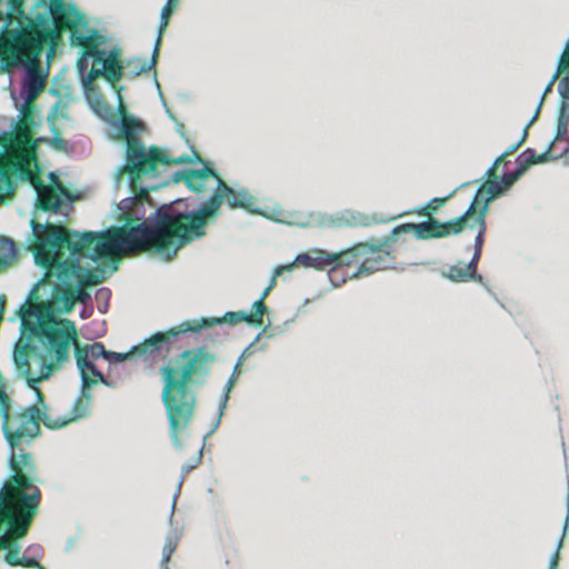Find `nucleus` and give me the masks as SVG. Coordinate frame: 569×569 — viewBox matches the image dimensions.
Wrapping results in <instances>:
<instances>
[{
	"label": "nucleus",
	"mask_w": 569,
	"mask_h": 569,
	"mask_svg": "<svg viewBox=\"0 0 569 569\" xmlns=\"http://www.w3.org/2000/svg\"><path fill=\"white\" fill-rule=\"evenodd\" d=\"M34 286L19 306L20 336L12 358L20 377L33 389L37 400L43 403L38 385L49 379L70 360L71 343L76 341V326L69 319H58L52 311H43L30 302Z\"/></svg>",
	"instance_id": "1"
},
{
	"label": "nucleus",
	"mask_w": 569,
	"mask_h": 569,
	"mask_svg": "<svg viewBox=\"0 0 569 569\" xmlns=\"http://www.w3.org/2000/svg\"><path fill=\"white\" fill-rule=\"evenodd\" d=\"M30 229L24 246L33 252L34 263L46 269V276H56L83 306L91 301L83 287L106 280L118 269L117 264H104L63 226L31 219Z\"/></svg>",
	"instance_id": "2"
},
{
	"label": "nucleus",
	"mask_w": 569,
	"mask_h": 569,
	"mask_svg": "<svg viewBox=\"0 0 569 569\" xmlns=\"http://www.w3.org/2000/svg\"><path fill=\"white\" fill-rule=\"evenodd\" d=\"M218 355L207 347H196L179 355L177 367L162 366L164 383L162 402L169 421L170 439L177 450L182 449L179 433L187 429L197 406V391L208 382Z\"/></svg>",
	"instance_id": "3"
},
{
	"label": "nucleus",
	"mask_w": 569,
	"mask_h": 569,
	"mask_svg": "<svg viewBox=\"0 0 569 569\" xmlns=\"http://www.w3.org/2000/svg\"><path fill=\"white\" fill-rule=\"evenodd\" d=\"M112 127L116 130L117 136H121L126 140V159L124 162L116 170L113 177L114 188L118 189L124 174H128L127 184L132 192L140 191L141 196H147L151 190H158L160 187L167 183L157 184H140L138 180L143 177H154L157 172V162L169 164H182L199 162L202 164L201 169H188V180H207L209 177H213L217 180L221 179L219 174L211 168L208 167L194 148L189 144L191 156L182 154L178 158H171L163 151L152 146L148 150L140 139V134L144 131V124L141 120L134 117H122L111 121Z\"/></svg>",
	"instance_id": "4"
},
{
	"label": "nucleus",
	"mask_w": 569,
	"mask_h": 569,
	"mask_svg": "<svg viewBox=\"0 0 569 569\" xmlns=\"http://www.w3.org/2000/svg\"><path fill=\"white\" fill-rule=\"evenodd\" d=\"M28 489H9V492H6V487H0V551L6 550L3 561L11 567H40L39 560L43 556V549L38 543L28 546L24 555L20 556L19 539L28 533L41 500L38 487Z\"/></svg>",
	"instance_id": "5"
},
{
	"label": "nucleus",
	"mask_w": 569,
	"mask_h": 569,
	"mask_svg": "<svg viewBox=\"0 0 569 569\" xmlns=\"http://www.w3.org/2000/svg\"><path fill=\"white\" fill-rule=\"evenodd\" d=\"M40 420L49 429H59L72 421L70 417L67 419H53L36 406L19 408L12 411L11 416L2 421L1 428L4 439L10 447L8 457L10 472L0 487L13 489L14 491L38 487L36 485L38 480L37 469L31 455L23 450L18 453L17 449L22 445H30L39 436ZM6 492H9V490H6Z\"/></svg>",
	"instance_id": "6"
},
{
	"label": "nucleus",
	"mask_w": 569,
	"mask_h": 569,
	"mask_svg": "<svg viewBox=\"0 0 569 569\" xmlns=\"http://www.w3.org/2000/svg\"><path fill=\"white\" fill-rule=\"evenodd\" d=\"M149 223L144 220L137 226L129 228L126 232L121 230H101V231H71L70 233L82 246L94 253L104 264H116L113 254L124 250H133L146 247L149 242L156 241L151 250L161 256L163 260L169 261L172 258H166L164 253L157 250L162 243H170L176 247V241L169 239V234L160 226L154 213L149 217Z\"/></svg>",
	"instance_id": "7"
},
{
	"label": "nucleus",
	"mask_w": 569,
	"mask_h": 569,
	"mask_svg": "<svg viewBox=\"0 0 569 569\" xmlns=\"http://www.w3.org/2000/svg\"><path fill=\"white\" fill-rule=\"evenodd\" d=\"M57 20L71 29V42L79 46L93 44V48L82 51L77 59L76 69L81 82L82 77L89 71L88 67L97 58L98 46L104 43V38L96 29L89 28L84 16L74 4H68L63 0H50L46 13H38L34 20L39 26H47L50 20Z\"/></svg>",
	"instance_id": "8"
},
{
	"label": "nucleus",
	"mask_w": 569,
	"mask_h": 569,
	"mask_svg": "<svg viewBox=\"0 0 569 569\" xmlns=\"http://www.w3.org/2000/svg\"><path fill=\"white\" fill-rule=\"evenodd\" d=\"M234 189L224 183L222 179H218L216 192L211 194L204 202H197L198 217L192 224L186 228V232L178 234L176 239V247L172 248L170 243H162L157 247V250L166 254V258H173L177 251L192 242L200 239L206 234L207 218L213 217L218 213L219 208L222 206L224 198L233 194Z\"/></svg>",
	"instance_id": "9"
},
{
	"label": "nucleus",
	"mask_w": 569,
	"mask_h": 569,
	"mask_svg": "<svg viewBox=\"0 0 569 569\" xmlns=\"http://www.w3.org/2000/svg\"><path fill=\"white\" fill-rule=\"evenodd\" d=\"M280 223L298 226L301 228H341L369 227L373 223L389 222L391 218H378L377 214H367L360 211L346 209L335 213L310 212L295 214L291 220L276 219Z\"/></svg>",
	"instance_id": "10"
},
{
	"label": "nucleus",
	"mask_w": 569,
	"mask_h": 569,
	"mask_svg": "<svg viewBox=\"0 0 569 569\" xmlns=\"http://www.w3.org/2000/svg\"><path fill=\"white\" fill-rule=\"evenodd\" d=\"M72 345L74 346V358L80 373L81 386L79 396L71 407L70 420H78L89 415L91 396L88 389L94 386L98 381L110 388H113L114 383L97 368L94 360L88 358L87 355L81 353L77 340L72 342L71 346Z\"/></svg>",
	"instance_id": "11"
},
{
	"label": "nucleus",
	"mask_w": 569,
	"mask_h": 569,
	"mask_svg": "<svg viewBox=\"0 0 569 569\" xmlns=\"http://www.w3.org/2000/svg\"><path fill=\"white\" fill-rule=\"evenodd\" d=\"M197 200L194 198L176 199L161 204L153 212L163 230L178 239V234L186 232V228L192 224L198 217Z\"/></svg>",
	"instance_id": "12"
},
{
	"label": "nucleus",
	"mask_w": 569,
	"mask_h": 569,
	"mask_svg": "<svg viewBox=\"0 0 569 569\" xmlns=\"http://www.w3.org/2000/svg\"><path fill=\"white\" fill-rule=\"evenodd\" d=\"M188 332H191V326L189 321L186 320L167 331L152 333L141 343L133 346L131 352L133 357L140 358L143 361H154L158 358H166L179 337Z\"/></svg>",
	"instance_id": "13"
},
{
	"label": "nucleus",
	"mask_w": 569,
	"mask_h": 569,
	"mask_svg": "<svg viewBox=\"0 0 569 569\" xmlns=\"http://www.w3.org/2000/svg\"><path fill=\"white\" fill-rule=\"evenodd\" d=\"M463 218H455L446 222L437 219H428L420 223H400L393 227V240L400 239L403 234L413 233L418 240H429L456 236L461 232Z\"/></svg>",
	"instance_id": "14"
},
{
	"label": "nucleus",
	"mask_w": 569,
	"mask_h": 569,
	"mask_svg": "<svg viewBox=\"0 0 569 569\" xmlns=\"http://www.w3.org/2000/svg\"><path fill=\"white\" fill-rule=\"evenodd\" d=\"M503 192V187L499 180L487 179L476 192L470 206L459 218H463L460 226L461 232L465 229H477L479 231L480 221L486 223V213L489 202Z\"/></svg>",
	"instance_id": "15"
},
{
	"label": "nucleus",
	"mask_w": 569,
	"mask_h": 569,
	"mask_svg": "<svg viewBox=\"0 0 569 569\" xmlns=\"http://www.w3.org/2000/svg\"><path fill=\"white\" fill-rule=\"evenodd\" d=\"M103 72H106V64L97 57L90 70L82 77L80 84L90 109L101 119L108 120L111 116V108L104 102L98 86L94 83L97 78L103 77Z\"/></svg>",
	"instance_id": "16"
},
{
	"label": "nucleus",
	"mask_w": 569,
	"mask_h": 569,
	"mask_svg": "<svg viewBox=\"0 0 569 569\" xmlns=\"http://www.w3.org/2000/svg\"><path fill=\"white\" fill-rule=\"evenodd\" d=\"M29 156L0 157V189L13 190L12 181H31L34 177Z\"/></svg>",
	"instance_id": "17"
},
{
	"label": "nucleus",
	"mask_w": 569,
	"mask_h": 569,
	"mask_svg": "<svg viewBox=\"0 0 569 569\" xmlns=\"http://www.w3.org/2000/svg\"><path fill=\"white\" fill-rule=\"evenodd\" d=\"M486 230L487 226L481 220L479 231H477V236L475 239V251L471 261L467 264L459 261L457 264L448 267V269L443 273L446 278L453 282H469L478 278L477 266L481 258L485 244Z\"/></svg>",
	"instance_id": "18"
},
{
	"label": "nucleus",
	"mask_w": 569,
	"mask_h": 569,
	"mask_svg": "<svg viewBox=\"0 0 569 569\" xmlns=\"http://www.w3.org/2000/svg\"><path fill=\"white\" fill-rule=\"evenodd\" d=\"M388 264H382V258L367 257L356 267L355 270H345L339 266H333L328 270V278L335 288L340 287L347 279L358 278L361 276H369L377 270L386 269Z\"/></svg>",
	"instance_id": "19"
},
{
	"label": "nucleus",
	"mask_w": 569,
	"mask_h": 569,
	"mask_svg": "<svg viewBox=\"0 0 569 569\" xmlns=\"http://www.w3.org/2000/svg\"><path fill=\"white\" fill-rule=\"evenodd\" d=\"M14 63L23 70V80L20 89V97L30 102L37 98L43 86V76L29 59L18 54L14 57Z\"/></svg>",
	"instance_id": "20"
},
{
	"label": "nucleus",
	"mask_w": 569,
	"mask_h": 569,
	"mask_svg": "<svg viewBox=\"0 0 569 569\" xmlns=\"http://www.w3.org/2000/svg\"><path fill=\"white\" fill-rule=\"evenodd\" d=\"M387 241L388 238H386L380 244L358 243L346 251L337 253L338 259L333 263H336L335 266H339V268L345 270H355L356 268H352L351 264L355 262L356 258L362 257L365 260L367 257H381L382 264H387V257L380 253L381 247L386 246ZM385 253L386 256L389 254L388 251H385Z\"/></svg>",
	"instance_id": "21"
},
{
	"label": "nucleus",
	"mask_w": 569,
	"mask_h": 569,
	"mask_svg": "<svg viewBox=\"0 0 569 569\" xmlns=\"http://www.w3.org/2000/svg\"><path fill=\"white\" fill-rule=\"evenodd\" d=\"M191 326V332H199L204 328L228 323L233 326L240 321L247 323L253 322V317L246 311H228L222 317H201L199 319L188 320Z\"/></svg>",
	"instance_id": "22"
},
{
	"label": "nucleus",
	"mask_w": 569,
	"mask_h": 569,
	"mask_svg": "<svg viewBox=\"0 0 569 569\" xmlns=\"http://www.w3.org/2000/svg\"><path fill=\"white\" fill-rule=\"evenodd\" d=\"M227 198H228V206L230 208H242V209H246L253 213H260L264 217L272 219L276 222H278L276 219L286 220L284 218H281L278 216H269L266 212L261 211L258 207H256L257 199L244 189L239 190V191L234 190V193L229 194V197H227ZM295 214L296 213L290 214L287 220L293 219Z\"/></svg>",
	"instance_id": "23"
},
{
	"label": "nucleus",
	"mask_w": 569,
	"mask_h": 569,
	"mask_svg": "<svg viewBox=\"0 0 569 569\" xmlns=\"http://www.w3.org/2000/svg\"><path fill=\"white\" fill-rule=\"evenodd\" d=\"M119 219L123 220V227L128 226L130 220H142L144 218L143 203L136 196H129L120 200L117 206Z\"/></svg>",
	"instance_id": "24"
},
{
	"label": "nucleus",
	"mask_w": 569,
	"mask_h": 569,
	"mask_svg": "<svg viewBox=\"0 0 569 569\" xmlns=\"http://www.w3.org/2000/svg\"><path fill=\"white\" fill-rule=\"evenodd\" d=\"M316 252L318 253L316 257L310 253H299L290 264L300 263L308 268L313 267L322 269L325 266L331 264L338 259L337 253H328L323 250H317Z\"/></svg>",
	"instance_id": "25"
},
{
	"label": "nucleus",
	"mask_w": 569,
	"mask_h": 569,
	"mask_svg": "<svg viewBox=\"0 0 569 569\" xmlns=\"http://www.w3.org/2000/svg\"><path fill=\"white\" fill-rule=\"evenodd\" d=\"M453 193H455V191H452L447 197L432 198L423 207H417V208L410 209L408 211L396 213V214H393V220L401 218L409 213H415L420 217H428V219H435L432 217V214L436 213L442 206H445L446 202L452 197Z\"/></svg>",
	"instance_id": "26"
},
{
	"label": "nucleus",
	"mask_w": 569,
	"mask_h": 569,
	"mask_svg": "<svg viewBox=\"0 0 569 569\" xmlns=\"http://www.w3.org/2000/svg\"><path fill=\"white\" fill-rule=\"evenodd\" d=\"M239 375H240L239 370H236V368L233 367V370H232L229 379L227 380V382L224 383L223 389H222V395H221L220 402H219V406H218V411H219L218 418L214 421L213 427L211 428V430L204 436L203 441H206L207 438L209 436H211L216 431V429L219 427L220 419L223 416V412L226 410L227 403H228L229 398H230V393H231V391H232V389L234 387V383H236Z\"/></svg>",
	"instance_id": "27"
},
{
	"label": "nucleus",
	"mask_w": 569,
	"mask_h": 569,
	"mask_svg": "<svg viewBox=\"0 0 569 569\" xmlns=\"http://www.w3.org/2000/svg\"><path fill=\"white\" fill-rule=\"evenodd\" d=\"M124 67L123 64H109L106 63V72H103V78L111 84V87L118 92V109L121 111L123 109V101L121 97V88H117L116 83L120 81L123 77Z\"/></svg>",
	"instance_id": "28"
},
{
	"label": "nucleus",
	"mask_w": 569,
	"mask_h": 569,
	"mask_svg": "<svg viewBox=\"0 0 569 569\" xmlns=\"http://www.w3.org/2000/svg\"><path fill=\"white\" fill-rule=\"evenodd\" d=\"M202 456H203V447L200 448V450L198 451V455H197V457L194 459H192L190 462L184 463L182 466V468H181V477H180V480H179L178 486H177V491H176V493L173 496L171 511H170V516H169L170 523H172V520H173L177 498H178V496L180 493V490H181V486H182V482H183V477H184V475H187L191 470H193L201 462Z\"/></svg>",
	"instance_id": "29"
},
{
	"label": "nucleus",
	"mask_w": 569,
	"mask_h": 569,
	"mask_svg": "<svg viewBox=\"0 0 569 569\" xmlns=\"http://www.w3.org/2000/svg\"><path fill=\"white\" fill-rule=\"evenodd\" d=\"M181 538V531L178 528H172L168 531L164 546L162 548L161 565L168 563L177 545Z\"/></svg>",
	"instance_id": "30"
},
{
	"label": "nucleus",
	"mask_w": 569,
	"mask_h": 569,
	"mask_svg": "<svg viewBox=\"0 0 569 569\" xmlns=\"http://www.w3.org/2000/svg\"><path fill=\"white\" fill-rule=\"evenodd\" d=\"M162 31L163 30L159 29L150 61H148L146 59L134 58V61L139 62L140 64H139V68H136L132 71V76H139L143 72H147L156 66L158 57H159V46H160V41H161Z\"/></svg>",
	"instance_id": "31"
},
{
	"label": "nucleus",
	"mask_w": 569,
	"mask_h": 569,
	"mask_svg": "<svg viewBox=\"0 0 569 569\" xmlns=\"http://www.w3.org/2000/svg\"><path fill=\"white\" fill-rule=\"evenodd\" d=\"M17 256L16 244L11 238H0V262L9 264Z\"/></svg>",
	"instance_id": "32"
},
{
	"label": "nucleus",
	"mask_w": 569,
	"mask_h": 569,
	"mask_svg": "<svg viewBox=\"0 0 569 569\" xmlns=\"http://www.w3.org/2000/svg\"><path fill=\"white\" fill-rule=\"evenodd\" d=\"M535 121V118H532L528 123L527 126L525 127L523 129V132H522V136L521 138L512 146H510L500 157H498L496 159V161L493 162V164L498 168V166L500 163L503 162V160L508 157V156H511L512 153H515L522 144L523 142L527 140V137H528V128Z\"/></svg>",
	"instance_id": "33"
},
{
	"label": "nucleus",
	"mask_w": 569,
	"mask_h": 569,
	"mask_svg": "<svg viewBox=\"0 0 569 569\" xmlns=\"http://www.w3.org/2000/svg\"><path fill=\"white\" fill-rule=\"evenodd\" d=\"M535 121V118H532L528 123L527 126L525 127L523 129V132H522V136L521 138L512 146H510L500 157H498L496 159V161L493 162V164L498 168V166L500 163L503 162V160L508 157V156H511L512 153H515L522 144L523 142L527 140V137H528V128Z\"/></svg>",
	"instance_id": "34"
},
{
	"label": "nucleus",
	"mask_w": 569,
	"mask_h": 569,
	"mask_svg": "<svg viewBox=\"0 0 569 569\" xmlns=\"http://www.w3.org/2000/svg\"><path fill=\"white\" fill-rule=\"evenodd\" d=\"M79 350L82 355H87L88 358L92 360H97L99 358L104 359L108 351L101 342H93L92 345H87L83 347L79 346Z\"/></svg>",
	"instance_id": "35"
},
{
	"label": "nucleus",
	"mask_w": 569,
	"mask_h": 569,
	"mask_svg": "<svg viewBox=\"0 0 569 569\" xmlns=\"http://www.w3.org/2000/svg\"><path fill=\"white\" fill-rule=\"evenodd\" d=\"M97 57L106 64H123L120 59V50L118 48H113L111 50L99 49Z\"/></svg>",
	"instance_id": "36"
},
{
	"label": "nucleus",
	"mask_w": 569,
	"mask_h": 569,
	"mask_svg": "<svg viewBox=\"0 0 569 569\" xmlns=\"http://www.w3.org/2000/svg\"><path fill=\"white\" fill-rule=\"evenodd\" d=\"M111 297V290L102 287L96 291L97 309L100 313H106L109 309V300Z\"/></svg>",
	"instance_id": "37"
},
{
	"label": "nucleus",
	"mask_w": 569,
	"mask_h": 569,
	"mask_svg": "<svg viewBox=\"0 0 569 569\" xmlns=\"http://www.w3.org/2000/svg\"><path fill=\"white\" fill-rule=\"evenodd\" d=\"M269 311L270 310L264 305V302L261 299H257L251 306V313H249L250 316L253 317V322H251L250 325H262V316L264 313H268Z\"/></svg>",
	"instance_id": "38"
},
{
	"label": "nucleus",
	"mask_w": 569,
	"mask_h": 569,
	"mask_svg": "<svg viewBox=\"0 0 569 569\" xmlns=\"http://www.w3.org/2000/svg\"><path fill=\"white\" fill-rule=\"evenodd\" d=\"M269 311L270 310L264 305V302L261 299H257L251 306V313H249L250 316L253 317V322H251L250 325H262V316L264 313H268Z\"/></svg>",
	"instance_id": "39"
},
{
	"label": "nucleus",
	"mask_w": 569,
	"mask_h": 569,
	"mask_svg": "<svg viewBox=\"0 0 569 569\" xmlns=\"http://www.w3.org/2000/svg\"><path fill=\"white\" fill-rule=\"evenodd\" d=\"M10 407L11 400L6 393L4 385H0V417L2 421L11 416L12 411H10Z\"/></svg>",
	"instance_id": "40"
},
{
	"label": "nucleus",
	"mask_w": 569,
	"mask_h": 569,
	"mask_svg": "<svg viewBox=\"0 0 569 569\" xmlns=\"http://www.w3.org/2000/svg\"><path fill=\"white\" fill-rule=\"evenodd\" d=\"M271 326V322L269 321L262 329L261 332H259L254 340L243 350V352L239 356L236 365H234V368L236 370H239V368L243 365L244 362V359L247 356H250L252 353V347L253 345L260 339V337L267 331V329Z\"/></svg>",
	"instance_id": "41"
},
{
	"label": "nucleus",
	"mask_w": 569,
	"mask_h": 569,
	"mask_svg": "<svg viewBox=\"0 0 569 569\" xmlns=\"http://www.w3.org/2000/svg\"><path fill=\"white\" fill-rule=\"evenodd\" d=\"M178 0H167V3L161 10L160 13V30H163L169 23V17L172 13L174 7L177 6Z\"/></svg>",
	"instance_id": "42"
},
{
	"label": "nucleus",
	"mask_w": 569,
	"mask_h": 569,
	"mask_svg": "<svg viewBox=\"0 0 569 569\" xmlns=\"http://www.w3.org/2000/svg\"><path fill=\"white\" fill-rule=\"evenodd\" d=\"M522 172L523 168L519 167L516 171L503 174L499 180L501 187H503V191L508 190L519 179Z\"/></svg>",
	"instance_id": "43"
},
{
	"label": "nucleus",
	"mask_w": 569,
	"mask_h": 569,
	"mask_svg": "<svg viewBox=\"0 0 569 569\" xmlns=\"http://www.w3.org/2000/svg\"><path fill=\"white\" fill-rule=\"evenodd\" d=\"M536 154L533 149H527L518 159L519 167L525 171L529 166L537 164Z\"/></svg>",
	"instance_id": "44"
},
{
	"label": "nucleus",
	"mask_w": 569,
	"mask_h": 569,
	"mask_svg": "<svg viewBox=\"0 0 569 569\" xmlns=\"http://www.w3.org/2000/svg\"><path fill=\"white\" fill-rule=\"evenodd\" d=\"M130 357H133V353L131 352V350L129 352H113V351L108 350L104 359L110 365H117V363L123 362L124 360L129 359Z\"/></svg>",
	"instance_id": "45"
},
{
	"label": "nucleus",
	"mask_w": 569,
	"mask_h": 569,
	"mask_svg": "<svg viewBox=\"0 0 569 569\" xmlns=\"http://www.w3.org/2000/svg\"><path fill=\"white\" fill-rule=\"evenodd\" d=\"M292 269V264L277 266L273 269L271 279L268 284V289H272L277 284V278L280 277L284 271H290Z\"/></svg>",
	"instance_id": "46"
},
{
	"label": "nucleus",
	"mask_w": 569,
	"mask_h": 569,
	"mask_svg": "<svg viewBox=\"0 0 569 569\" xmlns=\"http://www.w3.org/2000/svg\"><path fill=\"white\" fill-rule=\"evenodd\" d=\"M69 204H66L60 198H56L53 199L52 201L49 200L46 204H44V210H48V209H51L54 213H63V208L64 207H68Z\"/></svg>",
	"instance_id": "47"
},
{
	"label": "nucleus",
	"mask_w": 569,
	"mask_h": 569,
	"mask_svg": "<svg viewBox=\"0 0 569 569\" xmlns=\"http://www.w3.org/2000/svg\"><path fill=\"white\" fill-rule=\"evenodd\" d=\"M51 131L53 137L49 140V143L58 150H66L67 142L59 136V132L54 126L51 127Z\"/></svg>",
	"instance_id": "48"
},
{
	"label": "nucleus",
	"mask_w": 569,
	"mask_h": 569,
	"mask_svg": "<svg viewBox=\"0 0 569 569\" xmlns=\"http://www.w3.org/2000/svg\"><path fill=\"white\" fill-rule=\"evenodd\" d=\"M568 128H569L568 123L557 122V133H556L553 141L551 142L552 146L556 147L557 142L566 139V136L568 133Z\"/></svg>",
	"instance_id": "49"
},
{
	"label": "nucleus",
	"mask_w": 569,
	"mask_h": 569,
	"mask_svg": "<svg viewBox=\"0 0 569 569\" xmlns=\"http://www.w3.org/2000/svg\"><path fill=\"white\" fill-rule=\"evenodd\" d=\"M565 535L566 533L563 532L562 538L560 539V541L558 543L557 551L553 553V556L550 559L548 569H559L560 549L562 548V545H563Z\"/></svg>",
	"instance_id": "50"
},
{
	"label": "nucleus",
	"mask_w": 569,
	"mask_h": 569,
	"mask_svg": "<svg viewBox=\"0 0 569 569\" xmlns=\"http://www.w3.org/2000/svg\"><path fill=\"white\" fill-rule=\"evenodd\" d=\"M553 150H555V146H552L550 143L549 148L547 151L540 153V154H536V159H537V163H542V162H546L548 161L549 159L551 158H558L560 157L559 154L557 156H553Z\"/></svg>",
	"instance_id": "51"
},
{
	"label": "nucleus",
	"mask_w": 569,
	"mask_h": 569,
	"mask_svg": "<svg viewBox=\"0 0 569 569\" xmlns=\"http://www.w3.org/2000/svg\"><path fill=\"white\" fill-rule=\"evenodd\" d=\"M557 122H563L569 124V101H562L560 112Z\"/></svg>",
	"instance_id": "52"
},
{
	"label": "nucleus",
	"mask_w": 569,
	"mask_h": 569,
	"mask_svg": "<svg viewBox=\"0 0 569 569\" xmlns=\"http://www.w3.org/2000/svg\"><path fill=\"white\" fill-rule=\"evenodd\" d=\"M187 187L196 192V193H202L206 190L204 180H196V181H187Z\"/></svg>",
	"instance_id": "53"
},
{
	"label": "nucleus",
	"mask_w": 569,
	"mask_h": 569,
	"mask_svg": "<svg viewBox=\"0 0 569 569\" xmlns=\"http://www.w3.org/2000/svg\"><path fill=\"white\" fill-rule=\"evenodd\" d=\"M296 321V318H292V319H289V320H286L283 322V326L280 327V326H277L273 328V333H270L268 336V338H272L274 335H280V333H283L286 330H288L290 328V326Z\"/></svg>",
	"instance_id": "54"
},
{
	"label": "nucleus",
	"mask_w": 569,
	"mask_h": 569,
	"mask_svg": "<svg viewBox=\"0 0 569 569\" xmlns=\"http://www.w3.org/2000/svg\"><path fill=\"white\" fill-rule=\"evenodd\" d=\"M553 83H555V81H552V79H551L550 82L547 84V87H546V89H545V91L542 93L540 103H539V106L537 108L536 114L532 117V118H535V120L537 119L538 112H539V110H540V108H541V106L543 103V100H545L546 96L551 91Z\"/></svg>",
	"instance_id": "55"
},
{
	"label": "nucleus",
	"mask_w": 569,
	"mask_h": 569,
	"mask_svg": "<svg viewBox=\"0 0 569 569\" xmlns=\"http://www.w3.org/2000/svg\"><path fill=\"white\" fill-rule=\"evenodd\" d=\"M172 180L178 183L180 181H183L186 184H187V181H188V174H187V170L184 171H178L176 173L172 174Z\"/></svg>",
	"instance_id": "56"
},
{
	"label": "nucleus",
	"mask_w": 569,
	"mask_h": 569,
	"mask_svg": "<svg viewBox=\"0 0 569 569\" xmlns=\"http://www.w3.org/2000/svg\"><path fill=\"white\" fill-rule=\"evenodd\" d=\"M62 310H60L63 313H69L73 308V301H71L69 298L64 297L62 300Z\"/></svg>",
	"instance_id": "57"
},
{
	"label": "nucleus",
	"mask_w": 569,
	"mask_h": 569,
	"mask_svg": "<svg viewBox=\"0 0 569 569\" xmlns=\"http://www.w3.org/2000/svg\"><path fill=\"white\" fill-rule=\"evenodd\" d=\"M156 88H157V90H158V93H159V98H160V100H161V103H162V106H163V107H164V109H166V112H167L170 117H172V114L170 113V111H169V109H168V107H167V104H166L164 98H163L162 92H161L160 84H159V82H158L157 80H156Z\"/></svg>",
	"instance_id": "58"
},
{
	"label": "nucleus",
	"mask_w": 569,
	"mask_h": 569,
	"mask_svg": "<svg viewBox=\"0 0 569 569\" xmlns=\"http://www.w3.org/2000/svg\"><path fill=\"white\" fill-rule=\"evenodd\" d=\"M497 167L495 164H492L486 172V176L488 179H493V180H499L497 173Z\"/></svg>",
	"instance_id": "59"
},
{
	"label": "nucleus",
	"mask_w": 569,
	"mask_h": 569,
	"mask_svg": "<svg viewBox=\"0 0 569 569\" xmlns=\"http://www.w3.org/2000/svg\"><path fill=\"white\" fill-rule=\"evenodd\" d=\"M91 313H92V308L88 309V308L84 306V307L81 309V311H80V317H81L82 319H86V318L90 317V316H91Z\"/></svg>",
	"instance_id": "60"
},
{
	"label": "nucleus",
	"mask_w": 569,
	"mask_h": 569,
	"mask_svg": "<svg viewBox=\"0 0 569 569\" xmlns=\"http://www.w3.org/2000/svg\"><path fill=\"white\" fill-rule=\"evenodd\" d=\"M4 297H1L0 298V321L2 320L3 318V313H4Z\"/></svg>",
	"instance_id": "61"
},
{
	"label": "nucleus",
	"mask_w": 569,
	"mask_h": 569,
	"mask_svg": "<svg viewBox=\"0 0 569 569\" xmlns=\"http://www.w3.org/2000/svg\"><path fill=\"white\" fill-rule=\"evenodd\" d=\"M60 106H61V101H58V102L52 107L51 112H50V114H49V119H50V118H51L56 112H58V110H59Z\"/></svg>",
	"instance_id": "62"
},
{
	"label": "nucleus",
	"mask_w": 569,
	"mask_h": 569,
	"mask_svg": "<svg viewBox=\"0 0 569 569\" xmlns=\"http://www.w3.org/2000/svg\"><path fill=\"white\" fill-rule=\"evenodd\" d=\"M127 63H128V64H132V66H133V68H132L131 72H132L136 68H139V64H140L139 62L134 61V58L127 60Z\"/></svg>",
	"instance_id": "63"
},
{
	"label": "nucleus",
	"mask_w": 569,
	"mask_h": 569,
	"mask_svg": "<svg viewBox=\"0 0 569 569\" xmlns=\"http://www.w3.org/2000/svg\"><path fill=\"white\" fill-rule=\"evenodd\" d=\"M270 291H271L270 289L266 288L258 299H261L263 301L267 298V296L269 295Z\"/></svg>",
	"instance_id": "64"
}]
</instances>
